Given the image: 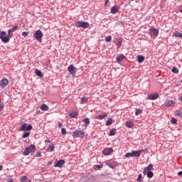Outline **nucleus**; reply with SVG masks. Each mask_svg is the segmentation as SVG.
<instances>
[{"label":"nucleus","mask_w":182,"mask_h":182,"mask_svg":"<svg viewBox=\"0 0 182 182\" xmlns=\"http://www.w3.org/2000/svg\"><path fill=\"white\" fill-rule=\"evenodd\" d=\"M33 38L41 43H42V38H43V33L41 30H37L33 34Z\"/></svg>","instance_id":"nucleus-1"},{"label":"nucleus","mask_w":182,"mask_h":182,"mask_svg":"<svg viewBox=\"0 0 182 182\" xmlns=\"http://www.w3.org/2000/svg\"><path fill=\"white\" fill-rule=\"evenodd\" d=\"M10 38L12 37L9 36V34L6 36V31H1L0 33V39L2 42H4V43H8V42H9Z\"/></svg>","instance_id":"nucleus-2"},{"label":"nucleus","mask_w":182,"mask_h":182,"mask_svg":"<svg viewBox=\"0 0 182 182\" xmlns=\"http://www.w3.org/2000/svg\"><path fill=\"white\" fill-rule=\"evenodd\" d=\"M36 149V146L31 144L28 147L26 148L23 152V156H29V154L32 153L33 150Z\"/></svg>","instance_id":"nucleus-3"},{"label":"nucleus","mask_w":182,"mask_h":182,"mask_svg":"<svg viewBox=\"0 0 182 182\" xmlns=\"http://www.w3.org/2000/svg\"><path fill=\"white\" fill-rule=\"evenodd\" d=\"M75 25L76 28H83V29H87L90 26L89 23L80 21L75 22Z\"/></svg>","instance_id":"nucleus-4"},{"label":"nucleus","mask_w":182,"mask_h":182,"mask_svg":"<svg viewBox=\"0 0 182 182\" xmlns=\"http://www.w3.org/2000/svg\"><path fill=\"white\" fill-rule=\"evenodd\" d=\"M73 136L74 137H80L81 139H83L85 137V131L76 129L73 132Z\"/></svg>","instance_id":"nucleus-5"},{"label":"nucleus","mask_w":182,"mask_h":182,"mask_svg":"<svg viewBox=\"0 0 182 182\" xmlns=\"http://www.w3.org/2000/svg\"><path fill=\"white\" fill-rule=\"evenodd\" d=\"M31 129H32V125H31V124H28H28L23 123V124L21 125V127L19 131H20V132H31Z\"/></svg>","instance_id":"nucleus-6"},{"label":"nucleus","mask_w":182,"mask_h":182,"mask_svg":"<svg viewBox=\"0 0 182 182\" xmlns=\"http://www.w3.org/2000/svg\"><path fill=\"white\" fill-rule=\"evenodd\" d=\"M68 72H70V73L71 75H73V76H75L76 75V70H77V69L75 68V66L73 65H70L68 68Z\"/></svg>","instance_id":"nucleus-7"},{"label":"nucleus","mask_w":182,"mask_h":182,"mask_svg":"<svg viewBox=\"0 0 182 182\" xmlns=\"http://www.w3.org/2000/svg\"><path fill=\"white\" fill-rule=\"evenodd\" d=\"M9 83V81L8 80V79L6 78H3L1 81H0V86L2 89H4V87L8 86Z\"/></svg>","instance_id":"nucleus-8"},{"label":"nucleus","mask_w":182,"mask_h":182,"mask_svg":"<svg viewBox=\"0 0 182 182\" xmlns=\"http://www.w3.org/2000/svg\"><path fill=\"white\" fill-rule=\"evenodd\" d=\"M159 93L150 94L148 95L147 99L149 100H156L159 99Z\"/></svg>","instance_id":"nucleus-9"},{"label":"nucleus","mask_w":182,"mask_h":182,"mask_svg":"<svg viewBox=\"0 0 182 182\" xmlns=\"http://www.w3.org/2000/svg\"><path fill=\"white\" fill-rule=\"evenodd\" d=\"M150 35L151 36H155V38H156V36H159V30H157V28H151Z\"/></svg>","instance_id":"nucleus-10"},{"label":"nucleus","mask_w":182,"mask_h":182,"mask_svg":"<svg viewBox=\"0 0 182 182\" xmlns=\"http://www.w3.org/2000/svg\"><path fill=\"white\" fill-rule=\"evenodd\" d=\"M104 156H110L112 153H113V149L112 148H106L102 151Z\"/></svg>","instance_id":"nucleus-11"},{"label":"nucleus","mask_w":182,"mask_h":182,"mask_svg":"<svg viewBox=\"0 0 182 182\" xmlns=\"http://www.w3.org/2000/svg\"><path fill=\"white\" fill-rule=\"evenodd\" d=\"M144 151H145L144 149H140L139 151H132L133 157H140V156H141V154Z\"/></svg>","instance_id":"nucleus-12"},{"label":"nucleus","mask_w":182,"mask_h":182,"mask_svg":"<svg viewBox=\"0 0 182 182\" xmlns=\"http://www.w3.org/2000/svg\"><path fill=\"white\" fill-rule=\"evenodd\" d=\"M65 164V160L61 159L57 162H55L54 167H62Z\"/></svg>","instance_id":"nucleus-13"},{"label":"nucleus","mask_w":182,"mask_h":182,"mask_svg":"<svg viewBox=\"0 0 182 182\" xmlns=\"http://www.w3.org/2000/svg\"><path fill=\"white\" fill-rule=\"evenodd\" d=\"M154 170V168L153 167V164H149L146 168L144 169L143 174H146L147 171H151Z\"/></svg>","instance_id":"nucleus-14"},{"label":"nucleus","mask_w":182,"mask_h":182,"mask_svg":"<svg viewBox=\"0 0 182 182\" xmlns=\"http://www.w3.org/2000/svg\"><path fill=\"white\" fill-rule=\"evenodd\" d=\"M124 59H126V56H124V55H123V54L119 55L117 57V63H120L123 62V60H124Z\"/></svg>","instance_id":"nucleus-15"},{"label":"nucleus","mask_w":182,"mask_h":182,"mask_svg":"<svg viewBox=\"0 0 182 182\" xmlns=\"http://www.w3.org/2000/svg\"><path fill=\"white\" fill-rule=\"evenodd\" d=\"M175 105L176 104L172 100L165 102V106H166V107H174Z\"/></svg>","instance_id":"nucleus-16"},{"label":"nucleus","mask_w":182,"mask_h":182,"mask_svg":"<svg viewBox=\"0 0 182 182\" xmlns=\"http://www.w3.org/2000/svg\"><path fill=\"white\" fill-rule=\"evenodd\" d=\"M16 29H18V26H14L11 29L9 30L8 32H7L9 36L12 38V36L14 35L12 33V32H15Z\"/></svg>","instance_id":"nucleus-17"},{"label":"nucleus","mask_w":182,"mask_h":182,"mask_svg":"<svg viewBox=\"0 0 182 182\" xmlns=\"http://www.w3.org/2000/svg\"><path fill=\"white\" fill-rule=\"evenodd\" d=\"M105 117H107V113H102L98 116H97L95 117V119H97V120H103V119H105Z\"/></svg>","instance_id":"nucleus-18"},{"label":"nucleus","mask_w":182,"mask_h":182,"mask_svg":"<svg viewBox=\"0 0 182 182\" xmlns=\"http://www.w3.org/2000/svg\"><path fill=\"white\" fill-rule=\"evenodd\" d=\"M126 127H128L129 129H132V127H134V123H133L132 121H127L125 123Z\"/></svg>","instance_id":"nucleus-19"},{"label":"nucleus","mask_w":182,"mask_h":182,"mask_svg":"<svg viewBox=\"0 0 182 182\" xmlns=\"http://www.w3.org/2000/svg\"><path fill=\"white\" fill-rule=\"evenodd\" d=\"M117 12H119V6H114L112 9H111V13L112 14H117Z\"/></svg>","instance_id":"nucleus-20"},{"label":"nucleus","mask_w":182,"mask_h":182,"mask_svg":"<svg viewBox=\"0 0 182 182\" xmlns=\"http://www.w3.org/2000/svg\"><path fill=\"white\" fill-rule=\"evenodd\" d=\"M41 110L43 112H48L49 110V107L47 106L46 104H43L41 106Z\"/></svg>","instance_id":"nucleus-21"},{"label":"nucleus","mask_w":182,"mask_h":182,"mask_svg":"<svg viewBox=\"0 0 182 182\" xmlns=\"http://www.w3.org/2000/svg\"><path fill=\"white\" fill-rule=\"evenodd\" d=\"M35 74L39 77H43V74H42V72L38 69L35 70Z\"/></svg>","instance_id":"nucleus-22"},{"label":"nucleus","mask_w":182,"mask_h":182,"mask_svg":"<svg viewBox=\"0 0 182 182\" xmlns=\"http://www.w3.org/2000/svg\"><path fill=\"white\" fill-rule=\"evenodd\" d=\"M137 61L139 62V63H141L142 62H144V56L138 55L137 56Z\"/></svg>","instance_id":"nucleus-23"},{"label":"nucleus","mask_w":182,"mask_h":182,"mask_svg":"<svg viewBox=\"0 0 182 182\" xmlns=\"http://www.w3.org/2000/svg\"><path fill=\"white\" fill-rule=\"evenodd\" d=\"M146 174L148 178H153V176H154V173L151 171H147L146 173Z\"/></svg>","instance_id":"nucleus-24"},{"label":"nucleus","mask_w":182,"mask_h":182,"mask_svg":"<svg viewBox=\"0 0 182 182\" xmlns=\"http://www.w3.org/2000/svg\"><path fill=\"white\" fill-rule=\"evenodd\" d=\"M173 36H175V38H182V33H180L178 31H175L173 33Z\"/></svg>","instance_id":"nucleus-25"},{"label":"nucleus","mask_w":182,"mask_h":182,"mask_svg":"<svg viewBox=\"0 0 182 182\" xmlns=\"http://www.w3.org/2000/svg\"><path fill=\"white\" fill-rule=\"evenodd\" d=\"M122 39H120V38L116 39L115 43H116L117 46H118V48H120V46H122Z\"/></svg>","instance_id":"nucleus-26"},{"label":"nucleus","mask_w":182,"mask_h":182,"mask_svg":"<svg viewBox=\"0 0 182 182\" xmlns=\"http://www.w3.org/2000/svg\"><path fill=\"white\" fill-rule=\"evenodd\" d=\"M113 123V119L109 118L107 121L106 122V126H111V124Z\"/></svg>","instance_id":"nucleus-27"},{"label":"nucleus","mask_w":182,"mask_h":182,"mask_svg":"<svg viewBox=\"0 0 182 182\" xmlns=\"http://www.w3.org/2000/svg\"><path fill=\"white\" fill-rule=\"evenodd\" d=\"M87 97H83L81 98V105H84L85 103H87Z\"/></svg>","instance_id":"nucleus-28"},{"label":"nucleus","mask_w":182,"mask_h":182,"mask_svg":"<svg viewBox=\"0 0 182 182\" xmlns=\"http://www.w3.org/2000/svg\"><path fill=\"white\" fill-rule=\"evenodd\" d=\"M141 113H143V109H136L135 116H139V114H141Z\"/></svg>","instance_id":"nucleus-29"},{"label":"nucleus","mask_w":182,"mask_h":182,"mask_svg":"<svg viewBox=\"0 0 182 182\" xmlns=\"http://www.w3.org/2000/svg\"><path fill=\"white\" fill-rule=\"evenodd\" d=\"M116 132H117V129H112L109 132V136H114L116 134Z\"/></svg>","instance_id":"nucleus-30"},{"label":"nucleus","mask_w":182,"mask_h":182,"mask_svg":"<svg viewBox=\"0 0 182 182\" xmlns=\"http://www.w3.org/2000/svg\"><path fill=\"white\" fill-rule=\"evenodd\" d=\"M53 150H55V146H53V144H52L51 146H49L47 151L50 152V151H53Z\"/></svg>","instance_id":"nucleus-31"},{"label":"nucleus","mask_w":182,"mask_h":182,"mask_svg":"<svg viewBox=\"0 0 182 182\" xmlns=\"http://www.w3.org/2000/svg\"><path fill=\"white\" fill-rule=\"evenodd\" d=\"M83 123H85V124L89 125L90 124V119H89V118H85L83 119Z\"/></svg>","instance_id":"nucleus-32"},{"label":"nucleus","mask_w":182,"mask_h":182,"mask_svg":"<svg viewBox=\"0 0 182 182\" xmlns=\"http://www.w3.org/2000/svg\"><path fill=\"white\" fill-rule=\"evenodd\" d=\"M70 117H73V118L76 117V116H77V112L75 111L72 112L70 113Z\"/></svg>","instance_id":"nucleus-33"},{"label":"nucleus","mask_w":182,"mask_h":182,"mask_svg":"<svg viewBox=\"0 0 182 182\" xmlns=\"http://www.w3.org/2000/svg\"><path fill=\"white\" fill-rule=\"evenodd\" d=\"M28 180V176H23L21 178V182H26Z\"/></svg>","instance_id":"nucleus-34"},{"label":"nucleus","mask_w":182,"mask_h":182,"mask_svg":"<svg viewBox=\"0 0 182 182\" xmlns=\"http://www.w3.org/2000/svg\"><path fill=\"white\" fill-rule=\"evenodd\" d=\"M31 132H25L23 135V139H26V137H29Z\"/></svg>","instance_id":"nucleus-35"},{"label":"nucleus","mask_w":182,"mask_h":182,"mask_svg":"<svg viewBox=\"0 0 182 182\" xmlns=\"http://www.w3.org/2000/svg\"><path fill=\"white\" fill-rule=\"evenodd\" d=\"M172 72H173V73H176V74L178 73V68H176V67H173L172 68Z\"/></svg>","instance_id":"nucleus-36"},{"label":"nucleus","mask_w":182,"mask_h":182,"mask_svg":"<svg viewBox=\"0 0 182 182\" xmlns=\"http://www.w3.org/2000/svg\"><path fill=\"white\" fill-rule=\"evenodd\" d=\"M21 35L24 38H27V36L29 35V32L23 31V32H22Z\"/></svg>","instance_id":"nucleus-37"},{"label":"nucleus","mask_w":182,"mask_h":182,"mask_svg":"<svg viewBox=\"0 0 182 182\" xmlns=\"http://www.w3.org/2000/svg\"><path fill=\"white\" fill-rule=\"evenodd\" d=\"M171 124H177V119L173 118V119L171 120Z\"/></svg>","instance_id":"nucleus-38"},{"label":"nucleus","mask_w":182,"mask_h":182,"mask_svg":"<svg viewBox=\"0 0 182 182\" xmlns=\"http://www.w3.org/2000/svg\"><path fill=\"white\" fill-rule=\"evenodd\" d=\"M125 157H133V151L132 152H130V153H127L125 154Z\"/></svg>","instance_id":"nucleus-39"},{"label":"nucleus","mask_w":182,"mask_h":182,"mask_svg":"<svg viewBox=\"0 0 182 182\" xmlns=\"http://www.w3.org/2000/svg\"><path fill=\"white\" fill-rule=\"evenodd\" d=\"M106 42H110L112 41V36H108L105 38Z\"/></svg>","instance_id":"nucleus-40"},{"label":"nucleus","mask_w":182,"mask_h":182,"mask_svg":"<svg viewBox=\"0 0 182 182\" xmlns=\"http://www.w3.org/2000/svg\"><path fill=\"white\" fill-rule=\"evenodd\" d=\"M6 182H14V178H12V176H9V177L6 179Z\"/></svg>","instance_id":"nucleus-41"},{"label":"nucleus","mask_w":182,"mask_h":182,"mask_svg":"<svg viewBox=\"0 0 182 182\" xmlns=\"http://www.w3.org/2000/svg\"><path fill=\"white\" fill-rule=\"evenodd\" d=\"M36 157H42V154H41V151L36 152Z\"/></svg>","instance_id":"nucleus-42"},{"label":"nucleus","mask_w":182,"mask_h":182,"mask_svg":"<svg viewBox=\"0 0 182 182\" xmlns=\"http://www.w3.org/2000/svg\"><path fill=\"white\" fill-rule=\"evenodd\" d=\"M4 109V102L0 101V112Z\"/></svg>","instance_id":"nucleus-43"},{"label":"nucleus","mask_w":182,"mask_h":182,"mask_svg":"<svg viewBox=\"0 0 182 182\" xmlns=\"http://www.w3.org/2000/svg\"><path fill=\"white\" fill-rule=\"evenodd\" d=\"M61 133H62V134H63V135L66 134V129L62 128V129H61Z\"/></svg>","instance_id":"nucleus-44"},{"label":"nucleus","mask_w":182,"mask_h":182,"mask_svg":"<svg viewBox=\"0 0 182 182\" xmlns=\"http://www.w3.org/2000/svg\"><path fill=\"white\" fill-rule=\"evenodd\" d=\"M141 177H142L141 174H139V175L138 176V178H137L136 181H137L138 182L141 181Z\"/></svg>","instance_id":"nucleus-45"},{"label":"nucleus","mask_w":182,"mask_h":182,"mask_svg":"<svg viewBox=\"0 0 182 182\" xmlns=\"http://www.w3.org/2000/svg\"><path fill=\"white\" fill-rule=\"evenodd\" d=\"M176 114H177V116H179V117H182V112H181L178 111Z\"/></svg>","instance_id":"nucleus-46"},{"label":"nucleus","mask_w":182,"mask_h":182,"mask_svg":"<svg viewBox=\"0 0 182 182\" xmlns=\"http://www.w3.org/2000/svg\"><path fill=\"white\" fill-rule=\"evenodd\" d=\"M96 168H102L103 167V165H95Z\"/></svg>","instance_id":"nucleus-47"},{"label":"nucleus","mask_w":182,"mask_h":182,"mask_svg":"<svg viewBox=\"0 0 182 182\" xmlns=\"http://www.w3.org/2000/svg\"><path fill=\"white\" fill-rule=\"evenodd\" d=\"M63 124H62V122H59L58 123V127H63Z\"/></svg>","instance_id":"nucleus-48"},{"label":"nucleus","mask_w":182,"mask_h":182,"mask_svg":"<svg viewBox=\"0 0 182 182\" xmlns=\"http://www.w3.org/2000/svg\"><path fill=\"white\" fill-rule=\"evenodd\" d=\"M46 143H51L50 139H46L45 141Z\"/></svg>","instance_id":"nucleus-49"},{"label":"nucleus","mask_w":182,"mask_h":182,"mask_svg":"<svg viewBox=\"0 0 182 182\" xmlns=\"http://www.w3.org/2000/svg\"><path fill=\"white\" fill-rule=\"evenodd\" d=\"M178 176H182V171H179V172L178 173Z\"/></svg>","instance_id":"nucleus-50"},{"label":"nucleus","mask_w":182,"mask_h":182,"mask_svg":"<svg viewBox=\"0 0 182 182\" xmlns=\"http://www.w3.org/2000/svg\"><path fill=\"white\" fill-rule=\"evenodd\" d=\"M26 182H32V180H31V179H27V180L26 181Z\"/></svg>","instance_id":"nucleus-51"},{"label":"nucleus","mask_w":182,"mask_h":182,"mask_svg":"<svg viewBox=\"0 0 182 182\" xmlns=\"http://www.w3.org/2000/svg\"><path fill=\"white\" fill-rule=\"evenodd\" d=\"M2 168H4V167L2 166V165H0V171L1 170H2Z\"/></svg>","instance_id":"nucleus-52"},{"label":"nucleus","mask_w":182,"mask_h":182,"mask_svg":"<svg viewBox=\"0 0 182 182\" xmlns=\"http://www.w3.org/2000/svg\"><path fill=\"white\" fill-rule=\"evenodd\" d=\"M179 11L182 14V6L180 8Z\"/></svg>","instance_id":"nucleus-53"},{"label":"nucleus","mask_w":182,"mask_h":182,"mask_svg":"<svg viewBox=\"0 0 182 182\" xmlns=\"http://www.w3.org/2000/svg\"><path fill=\"white\" fill-rule=\"evenodd\" d=\"M109 2V0H106L105 5H107V3Z\"/></svg>","instance_id":"nucleus-54"},{"label":"nucleus","mask_w":182,"mask_h":182,"mask_svg":"<svg viewBox=\"0 0 182 182\" xmlns=\"http://www.w3.org/2000/svg\"><path fill=\"white\" fill-rule=\"evenodd\" d=\"M179 100H181L182 102V96L179 97Z\"/></svg>","instance_id":"nucleus-55"},{"label":"nucleus","mask_w":182,"mask_h":182,"mask_svg":"<svg viewBox=\"0 0 182 182\" xmlns=\"http://www.w3.org/2000/svg\"><path fill=\"white\" fill-rule=\"evenodd\" d=\"M48 164H52L51 163H48Z\"/></svg>","instance_id":"nucleus-56"},{"label":"nucleus","mask_w":182,"mask_h":182,"mask_svg":"<svg viewBox=\"0 0 182 182\" xmlns=\"http://www.w3.org/2000/svg\"><path fill=\"white\" fill-rule=\"evenodd\" d=\"M48 164H52L51 163H48Z\"/></svg>","instance_id":"nucleus-57"},{"label":"nucleus","mask_w":182,"mask_h":182,"mask_svg":"<svg viewBox=\"0 0 182 182\" xmlns=\"http://www.w3.org/2000/svg\"><path fill=\"white\" fill-rule=\"evenodd\" d=\"M131 1H134V0H131Z\"/></svg>","instance_id":"nucleus-58"}]
</instances>
